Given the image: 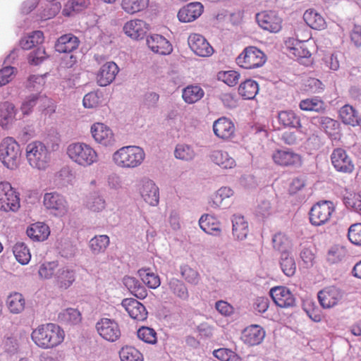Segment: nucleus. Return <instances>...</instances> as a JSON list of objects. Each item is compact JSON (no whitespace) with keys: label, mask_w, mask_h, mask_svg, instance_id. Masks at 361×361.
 <instances>
[{"label":"nucleus","mask_w":361,"mask_h":361,"mask_svg":"<svg viewBox=\"0 0 361 361\" xmlns=\"http://www.w3.org/2000/svg\"><path fill=\"white\" fill-rule=\"evenodd\" d=\"M34 343L42 349H51L61 344L65 332L58 324L47 323L39 325L31 334Z\"/></svg>","instance_id":"obj_1"},{"label":"nucleus","mask_w":361,"mask_h":361,"mask_svg":"<svg viewBox=\"0 0 361 361\" xmlns=\"http://www.w3.org/2000/svg\"><path fill=\"white\" fill-rule=\"evenodd\" d=\"M66 153L73 163L84 168L90 166L99 161L97 152L92 146L82 142L70 144Z\"/></svg>","instance_id":"obj_2"},{"label":"nucleus","mask_w":361,"mask_h":361,"mask_svg":"<svg viewBox=\"0 0 361 361\" xmlns=\"http://www.w3.org/2000/svg\"><path fill=\"white\" fill-rule=\"evenodd\" d=\"M145 158L142 148L135 145L122 147L112 157L114 163L119 168L135 169L140 166Z\"/></svg>","instance_id":"obj_3"},{"label":"nucleus","mask_w":361,"mask_h":361,"mask_svg":"<svg viewBox=\"0 0 361 361\" xmlns=\"http://www.w3.org/2000/svg\"><path fill=\"white\" fill-rule=\"evenodd\" d=\"M25 157L32 168L39 170L46 169L50 161V153L40 141H32L26 145Z\"/></svg>","instance_id":"obj_4"},{"label":"nucleus","mask_w":361,"mask_h":361,"mask_svg":"<svg viewBox=\"0 0 361 361\" xmlns=\"http://www.w3.org/2000/svg\"><path fill=\"white\" fill-rule=\"evenodd\" d=\"M21 158L19 144L11 137L4 138L0 144V160L7 169L18 168Z\"/></svg>","instance_id":"obj_5"},{"label":"nucleus","mask_w":361,"mask_h":361,"mask_svg":"<svg viewBox=\"0 0 361 361\" xmlns=\"http://www.w3.org/2000/svg\"><path fill=\"white\" fill-rule=\"evenodd\" d=\"M20 197L8 181L0 182V210L16 212L20 208Z\"/></svg>","instance_id":"obj_6"},{"label":"nucleus","mask_w":361,"mask_h":361,"mask_svg":"<svg viewBox=\"0 0 361 361\" xmlns=\"http://www.w3.org/2000/svg\"><path fill=\"white\" fill-rule=\"evenodd\" d=\"M266 59V55L260 49L248 47L237 57L236 63L241 68L252 69L263 66Z\"/></svg>","instance_id":"obj_7"},{"label":"nucleus","mask_w":361,"mask_h":361,"mask_svg":"<svg viewBox=\"0 0 361 361\" xmlns=\"http://www.w3.org/2000/svg\"><path fill=\"white\" fill-rule=\"evenodd\" d=\"M335 212L331 201H320L312 206L310 212V221L314 226H322L330 221Z\"/></svg>","instance_id":"obj_8"},{"label":"nucleus","mask_w":361,"mask_h":361,"mask_svg":"<svg viewBox=\"0 0 361 361\" xmlns=\"http://www.w3.org/2000/svg\"><path fill=\"white\" fill-rule=\"evenodd\" d=\"M301 30L298 29V32H300ZM310 38V34L307 32L304 37L300 38L299 34H296L295 38H288L286 41V45L289 49L290 54L293 55L297 58H310L312 55V49L314 46L309 41Z\"/></svg>","instance_id":"obj_9"},{"label":"nucleus","mask_w":361,"mask_h":361,"mask_svg":"<svg viewBox=\"0 0 361 361\" xmlns=\"http://www.w3.org/2000/svg\"><path fill=\"white\" fill-rule=\"evenodd\" d=\"M274 163L281 167H299L302 164V156L293 149H276L271 154Z\"/></svg>","instance_id":"obj_10"},{"label":"nucleus","mask_w":361,"mask_h":361,"mask_svg":"<svg viewBox=\"0 0 361 361\" xmlns=\"http://www.w3.org/2000/svg\"><path fill=\"white\" fill-rule=\"evenodd\" d=\"M256 20L262 29L271 33H277L282 29L283 19L276 11H261L256 14Z\"/></svg>","instance_id":"obj_11"},{"label":"nucleus","mask_w":361,"mask_h":361,"mask_svg":"<svg viewBox=\"0 0 361 361\" xmlns=\"http://www.w3.org/2000/svg\"><path fill=\"white\" fill-rule=\"evenodd\" d=\"M43 204L54 216H63L68 212V204L66 198L56 192L45 193L43 197Z\"/></svg>","instance_id":"obj_12"},{"label":"nucleus","mask_w":361,"mask_h":361,"mask_svg":"<svg viewBox=\"0 0 361 361\" xmlns=\"http://www.w3.org/2000/svg\"><path fill=\"white\" fill-rule=\"evenodd\" d=\"M188 45L192 52L200 57H209L214 54V48L202 35L192 33L188 39Z\"/></svg>","instance_id":"obj_13"},{"label":"nucleus","mask_w":361,"mask_h":361,"mask_svg":"<svg viewBox=\"0 0 361 361\" xmlns=\"http://www.w3.org/2000/svg\"><path fill=\"white\" fill-rule=\"evenodd\" d=\"M96 329L99 336L108 341H116L121 336L118 324L114 319L102 318L96 324Z\"/></svg>","instance_id":"obj_14"},{"label":"nucleus","mask_w":361,"mask_h":361,"mask_svg":"<svg viewBox=\"0 0 361 361\" xmlns=\"http://www.w3.org/2000/svg\"><path fill=\"white\" fill-rule=\"evenodd\" d=\"M269 293L274 303L279 307L289 308L295 305V298L287 287H274L271 288Z\"/></svg>","instance_id":"obj_15"},{"label":"nucleus","mask_w":361,"mask_h":361,"mask_svg":"<svg viewBox=\"0 0 361 361\" xmlns=\"http://www.w3.org/2000/svg\"><path fill=\"white\" fill-rule=\"evenodd\" d=\"M149 30V25L145 20L134 18L127 21L123 27V32L133 39H142Z\"/></svg>","instance_id":"obj_16"},{"label":"nucleus","mask_w":361,"mask_h":361,"mask_svg":"<svg viewBox=\"0 0 361 361\" xmlns=\"http://www.w3.org/2000/svg\"><path fill=\"white\" fill-rule=\"evenodd\" d=\"M213 131L219 139L228 140L235 137V126L230 118L223 116L214 122Z\"/></svg>","instance_id":"obj_17"},{"label":"nucleus","mask_w":361,"mask_h":361,"mask_svg":"<svg viewBox=\"0 0 361 361\" xmlns=\"http://www.w3.org/2000/svg\"><path fill=\"white\" fill-rule=\"evenodd\" d=\"M331 161L338 171L349 173L354 170V164L351 159L342 148H336L332 152Z\"/></svg>","instance_id":"obj_18"},{"label":"nucleus","mask_w":361,"mask_h":361,"mask_svg":"<svg viewBox=\"0 0 361 361\" xmlns=\"http://www.w3.org/2000/svg\"><path fill=\"white\" fill-rule=\"evenodd\" d=\"M91 134L95 142L104 146H109L115 142L111 129L102 123H95L91 127Z\"/></svg>","instance_id":"obj_19"},{"label":"nucleus","mask_w":361,"mask_h":361,"mask_svg":"<svg viewBox=\"0 0 361 361\" xmlns=\"http://www.w3.org/2000/svg\"><path fill=\"white\" fill-rule=\"evenodd\" d=\"M342 298L341 290L335 286L326 287L318 293V300L324 309L336 306Z\"/></svg>","instance_id":"obj_20"},{"label":"nucleus","mask_w":361,"mask_h":361,"mask_svg":"<svg viewBox=\"0 0 361 361\" xmlns=\"http://www.w3.org/2000/svg\"><path fill=\"white\" fill-rule=\"evenodd\" d=\"M119 71L118 67L114 62L110 61L103 64L97 73V84L105 87L111 84Z\"/></svg>","instance_id":"obj_21"},{"label":"nucleus","mask_w":361,"mask_h":361,"mask_svg":"<svg viewBox=\"0 0 361 361\" xmlns=\"http://www.w3.org/2000/svg\"><path fill=\"white\" fill-rule=\"evenodd\" d=\"M265 337V331L259 325L252 324L247 326L242 332L241 340L248 345L260 344Z\"/></svg>","instance_id":"obj_22"},{"label":"nucleus","mask_w":361,"mask_h":361,"mask_svg":"<svg viewBox=\"0 0 361 361\" xmlns=\"http://www.w3.org/2000/svg\"><path fill=\"white\" fill-rule=\"evenodd\" d=\"M121 305L132 319L137 321H144L147 319L148 313L145 307L137 300L126 298Z\"/></svg>","instance_id":"obj_23"},{"label":"nucleus","mask_w":361,"mask_h":361,"mask_svg":"<svg viewBox=\"0 0 361 361\" xmlns=\"http://www.w3.org/2000/svg\"><path fill=\"white\" fill-rule=\"evenodd\" d=\"M203 11L204 6L200 2L190 3L179 10L178 18L183 23L192 22L197 19Z\"/></svg>","instance_id":"obj_24"},{"label":"nucleus","mask_w":361,"mask_h":361,"mask_svg":"<svg viewBox=\"0 0 361 361\" xmlns=\"http://www.w3.org/2000/svg\"><path fill=\"white\" fill-rule=\"evenodd\" d=\"M147 44L154 53L161 55L171 54L173 50L171 43L163 36L154 34L147 38Z\"/></svg>","instance_id":"obj_25"},{"label":"nucleus","mask_w":361,"mask_h":361,"mask_svg":"<svg viewBox=\"0 0 361 361\" xmlns=\"http://www.w3.org/2000/svg\"><path fill=\"white\" fill-rule=\"evenodd\" d=\"M79 39L71 33L61 36L55 44L56 51L59 53H71L78 49Z\"/></svg>","instance_id":"obj_26"},{"label":"nucleus","mask_w":361,"mask_h":361,"mask_svg":"<svg viewBox=\"0 0 361 361\" xmlns=\"http://www.w3.org/2000/svg\"><path fill=\"white\" fill-rule=\"evenodd\" d=\"M140 194L149 204L155 206L159 203V188L152 180H148L143 182L140 188Z\"/></svg>","instance_id":"obj_27"},{"label":"nucleus","mask_w":361,"mask_h":361,"mask_svg":"<svg viewBox=\"0 0 361 361\" xmlns=\"http://www.w3.org/2000/svg\"><path fill=\"white\" fill-rule=\"evenodd\" d=\"M199 224L202 231L208 234L218 235L221 233V224L214 216L207 214L202 215Z\"/></svg>","instance_id":"obj_28"},{"label":"nucleus","mask_w":361,"mask_h":361,"mask_svg":"<svg viewBox=\"0 0 361 361\" xmlns=\"http://www.w3.org/2000/svg\"><path fill=\"white\" fill-rule=\"evenodd\" d=\"M278 121L283 128L299 129L302 127L300 116L292 110L279 112Z\"/></svg>","instance_id":"obj_29"},{"label":"nucleus","mask_w":361,"mask_h":361,"mask_svg":"<svg viewBox=\"0 0 361 361\" xmlns=\"http://www.w3.org/2000/svg\"><path fill=\"white\" fill-rule=\"evenodd\" d=\"M27 235L35 241H44L50 234L49 228L44 223L37 222L29 226L26 231Z\"/></svg>","instance_id":"obj_30"},{"label":"nucleus","mask_w":361,"mask_h":361,"mask_svg":"<svg viewBox=\"0 0 361 361\" xmlns=\"http://www.w3.org/2000/svg\"><path fill=\"white\" fill-rule=\"evenodd\" d=\"M75 281V272L68 267L58 269L55 275V281L57 286L61 289H67Z\"/></svg>","instance_id":"obj_31"},{"label":"nucleus","mask_w":361,"mask_h":361,"mask_svg":"<svg viewBox=\"0 0 361 361\" xmlns=\"http://www.w3.org/2000/svg\"><path fill=\"white\" fill-rule=\"evenodd\" d=\"M149 4V0H121L122 10L129 15H134L146 10Z\"/></svg>","instance_id":"obj_32"},{"label":"nucleus","mask_w":361,"mask_h":361,"mask_svg":"<svg viewBox=\"0 0 361 361\" xmlns=\"http://www.w3.org/2000/svg\"><path fill=\"white\" fill-rule=\"evenodd\" d=\"M339 117L341 121L352 126L360 124V118L357 110L351 105L345 104L339 110Z\"/></svg>","instance_id":"obj_33"},{"label":"nucleus","mask_w":361,"mask_h":361,"mask_svg":"<svg viewBox=\"0 0 361 361\" xmlns=\"http://www.w3.org/2000/svg\"><path fill=\"white\" fill-rule=\"evenodd\" d=\"M58 319L66 325H77L82 322V314L78 309L69 307L59 314Z\"/></svg>","instance_id":"obj_34"},{"label":"nucleus","mask_w":361,"mask_h":361,"mask_svg":"<svg viewBox=\"0 0 361 361\" xmlns=\"http://www.w3.org/2000/svg\"><path fill=\"white\" fill-rule=\"evenodd\" d=\"M211 159L213 162L223 169H232L235 166L234 159L223 149L214 150Z\"/></svg>","instance_id":"obj_35"},{"label":"nucleus","mask_w":361,"mask_h":361,"mask_svg":"<svg viewBox=\"0 0 361 361\" xmlns=\"http://www.w3.org/2000/svg\"><path fill=\"white\" fill-rule=\"evenodd\" d=\"M303 19L312 29L322 30L326 27L324 18L314 9L307 10L303 14Z\"/></svg>","instance_id":"obj_36"},{"label":"nucleus","mask_w":361,"mask_h":361,"mask_svg":"<svg viewBox=\"0 0 361 361\" xmlns=\"http://www.w3.org/2000/svg\"><path fill=\"white\" fill-rule=\"evenodd\" d=\"M259 92L258 83L252 79L241 82L238 87V94L245 99H252Z\"/></svg>","instance_id":"obj_37"},{"label":"nucleus","mask_w":361,"mask_h":361,"mask_svg":"<svg viewBox=\"0 0 361 361\" xmlns=\"http://www.w3.org/2000/svg\"><path fill=\"white\" fill-rule=\"evenodd\" d=\"M299 107L305 111L323 113L326 110L324 102L317 97L302 99L299 104Z\"/></svg>","instance_id":"obj_38"},{"label":"nucleus","mask_w":361,"mask_h":361,"mask_svg":"<svg viewBox=\"0 0 361 361\" xmlns=\"http://www.w3.org/2000/svg\"><path fill=\"white\" fill-rule=\"evenodd\" d=\"M16 110L14 105L8 102L0 104V125L3 127L7 126L14 120Z\"/></svg>","instance_id":"obj_39"},{"label":"nucleus","mask_w":361,"mask_h":361,"mask_svg":"<svg viewBox=\"0 0 361 361\" xmlns=\"http://www.w3.org/2000/svg\"><path fill=\"white\" fill-rule=\"evenodd\" d=\"M90 5V0H70L65 5L62 11L63 16L69 17L82 11Z\"/></svg>","instance_id":"obj_40"},{"label":"nucleus","mask_w":361,"mask_h":361,"mask_svg":"<svg viewBox=\"0 0 361 361\" xmlns=\"http://www.w3.org/2000/svg\"><path fill=\"white\" fill-rule=\"evenodd\" d=\"M44 41V34L42 31H34L23 37L20 41V46L24 50H30Z\"/></svg>","instance_id":"obj_41"},{"label":"nucleus","mask_w":361,"mask_h":361,"mask_svg":"<svg viewBox=\"0 0 361 361\" xmlns=\"http://www.w3.org/2000/svg\"><path fill=\"white\" fill-rule=\"evenodd\" d=\"M233 234L238 240H243L248 233V224L242 216H234L233 220Z\"/></svg>","instance_id":"obj_42"},{"label":"nucleus","mask_w":361,"mask_h":361,"mask_svg":"<svg viewBox=\"0 0 361 361\" xmlns=\"http://www.w3.org/2000/svg\"><path fill=\"white\" fill-rule=\"evenodd\" d=\"M7 306L11 313H20L25 308V301L22 294L13 293L7 298Z\"/></svg>","instance_id":"obj_43"},{"label":"nucleus","mask_w":361,"mask_h":361,"mask_svg":"<svg viewBox=\"0 0 361 361\" xmlns=\"http://www.w3.org/2000/svg\"><path fill=\"white\" fill-rule=\"evenodd\" d=\"M13 252L16 260L22 265L27 264L30 261V250L23 243H16L13 248Z\"/></svg>","instance_id":"obj_44"},{"label":"nucleus","mask_w":361,"mask_h":361,"mask_svg":"<svg viewBox=\"0 0 361 361\" xmlns=\"http://www.w3.org/2000/svg\"><path fill=\"white\" fill-rule=\"evenodd\" d=\"M204 96L203 90L197 85H189L183 91V99L188 104L199 101Z\"/></svg>","instance_id":"obj_45"},{"label":"nucleus","mask_w":361,"mask_h":361,"mask_svg":"<svg viewBox=\"0 0 361 361\" xmlns=\"http://www.w3.org/2000/svg\"><path fill=\"white\" fill-rule=\"evenodd\" d=\"M138 274L143 283L149 288L155 289L160 286L159 276L152 272L150 269H141L138 271Z\"/></svg>","instance_id":"obj_46"},{"label":"nucleus","mask_w":361,"mask_h":361,"mask_svg":"<svg viewBox=\"0 0 361 361\" xmlns=\"http://www.w3.org/2000/svg\"><path fill=\"white\" fill-rule=\"evenodd\" d=\"M110 240L106 235H96L90 241V247L94 254L104 252L109 246Z\"/></svg>","instance_id":"obj_47"},{"label":"nucleus","mask_w":361,"mask_h":361,"mask_svg":"<svg viewBox=\"0 0 361 361\" xmlns=\"http://www.w3.org/2000/svg\"><path fill=\"white\" fill-rule=\"evenodd\" d=\"M343 203L346 207L361 213V195L346 190L343 195Z\"/></svg>","instance_id":"obj_48"},{"label":"nucleus","mask_w":361,"mask_h":361,"mask_svg":"<svg viewBox=\"0 0 361 361\" xmlns=\"http://www.w3.org/2000/svg\"><path fill=\"white\" fill-rule=\"evenodd\" d=\"M273 247L282 254L288 253L291 243L286 234L281 232L276 233L272 238Z\"/></svg>","instance_id":"obj_49"},{"label":"nucleus","mask_w":361,"mask_h":361,"mask_svg":"<svg viewBox=\"0 0 361 361\" xmlns=\"http://www.w3.org/2000/svg\"><path fill=\"white\" fill-rule=\"evenodd\" d=\"M233 191L228 187H222L215 192L211 200L209 202V205L212 208H217L222 205L223 201L231 197Z\"/></svg>","instance_id":"obj_50"},{"label":"nucleus","mask_w":361,"mask_h":361,"mask_svg":"<svg viewBox=\"0 0 361 361\" xmlns=\"http://www.w3.org/2000/svg\"><path fill=\"white\" fill-rule=\"evenodd\" d=\"M119 356L121 361H144L142 354L133 346H124L120 352Z\"/></svg>","instance_id":"obj_51"},{"label":"nucleus","mask_w":361,"mask_h":361,"mask_svg":"<svg viewBox=\"0 0 361 361\" xmlns=\"http://www.w3.org/2000/svg\"><path fill=\"white\" fill-rule=\"evenodd\" d=\"M169 286L171 292L176 297L182 300H186L188 298V289L181 281L172 279L169 281Z\"/></svg>","instance_id":"obj_52"},{"label":"nucleus","mask_w":361,"mask_h":361,"mask_svg":"<svg viewBox=\"0 0 361 361\" xmlns=\"http://www.w3.org/2000/svg\"><path fill=\"white\" fill-rule=\"evenodd\" d=\"M280 264L285 275L287 276H292L295 274L296 271V264L294 259L290 256L289 253L281 255Z\"/></svg>","instance_id":"obj_53"},{"label":"nucleus","mask_w":361,"mask_h":361,"mask_svg":"<svg viewBox=\"0 0 361 361\" xmlns=\"http://www.w3.org/2000/svg\"><path fill=\"white\" fill-rule=\"evenodd\" d=\"M137 337L142 341L155 344L157 341V332L152 328L148 326H142L137 331Z\"/></svg>","instance_id":"obj_54"},{"label":"nucleus","mask_w":361,"mask_h":361,"mask_svg":"<svg viewBox=\"0 0 361 361\" xmlns=\"http://www.w3.org/2000/svg\"><path fill=\"white\" fill-rule=\"evenodd\" d=\"M213 355L221 361H242L241 357L228 348H219L214 350Z\"/></svg>","instance_id":"obj_55"},{"label":"nucleus","mask_w":361,"mask_h":361,"mask_svg":"<svg viewBox=\"0 0 361 361\" xmlns=\"http://www.w3.org/2000/svg\"><path fill=\"white\" fill-rule=\"evenodd\" d=\"M105 207V200L100 195L90 196L86 202V207L93 212H102Z\"/></svg>","instance_id":"obj_56"},{"label":"nucleus","mask_w":361,"mask_h":361,"mask_svg":"<svg viewBox=\"0 0 361 361\" xmlns=\"http://www.w3.org/2000/svg\"><path fill=\"white\" fill-rule=\"evenodd\" d=\"M58 266V262L56 261L46 262L42 264L38 270L39 277L44 279H51L54 276Z\"/></svg>","instance_id":"obj_57"},{"label":"nucleus","mask_w":361,"mask_h":361,"mask_svg":"<svg viewBox=\"0 0 361 361\" xmlns=\"http://www.w3.org/2000/svg\"><path fill=\"white\" fill-rule=\"evenodd\" d=\"M175 157L177 159L190 161L195 157V152L192 148L185 144L178 145L174 152Z\"/></svg>","instance_id":"obj_58"},{"label":"nucleus","mask_w":361,"mask_h":361,"mask_svg":"<svg viewBox=\"0 0 361 361\" xmlns=\"http://www.w3.org/2000/svg\"><path fill=\"white\" fill-rule=\"evenodd\" d=\"M240 78V74L235 71H222L218 73V79L231 87L235 86Z\"/></svg>","instance_id":"obj_59"},{"label":"nucleus","mask_w":361,"mask_h":361,"mask_svg":"<svg viewBox=\"0 0 361 361\" xmlns=\"http://www.w3.org/2000/svg\"><path fill=\"white\" fill-rule=\"evenodd\" d=\"M348 238L353 244L361 245V223L353 224L349 227Z\"/></svg>","instance_id":"obj_60"},{"label":"nucleus","mask_w":361,"mask_h":361,"mask_svg":"<svg viewBox=\"0 0 361 361\" xmlns=\"http://www.w3.org/2000/svg\"><path fill=\"white\" fill-rule=\"evenodd\" d=\"M181 274L188 283L192 284H197L200 279L197 271L193 269L188 265H185L181 267Z\"/></svg>","instance_id":"obj_61"},{"label":"nucleus","mask_w":361,"mask_h":361,"mask_svg":"<svg viewBox=\"0 0 361 361\" xmlns=\"http://www.w3.org/2000/svg\"><path fill=\"white\" fill-rule=\"evenodd\" d=\"M44 75H32L28 78L27 87L30 90H41L45 85Z\"/></svg>","instance_id":"obj_62"},{"label":"nucleus","mask_w":361,"mask_h":361,"mask_svg":"<svg viewBox=\"0 0 361 361\" xmlns=\"http://www.w3.org/2000/svg\"><path fill=\"white\" fill-rule=\"evenodd\" d=\"M15 69L11 66H6L0 70V87L8 83L13 78Z\"/></svg>","instance_id":"obj_63"},{"label":"nucleus","mask_w":361,"mask_h":361,"mask_svg":"<svg viewBox=\"0 0 361 361\" xmlns=\"http://www.w3.org/2000/svg\"><path fill=\"white\" fill-rule=\"evenodd\" d=\"M82 103L85 108H95L99 104V97L96 92H91L85 95Z\"/></svg>","instance_id":"obj_64"}]
</instances>
